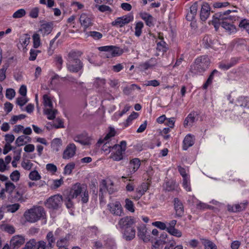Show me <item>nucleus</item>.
<instances>
[{"instance_id":"nucleus-33","label":"nucleus","mask_w":249,"mask_h":249,"mask_svg":"<svg viewBox=\"0 0 249 249\" xmlns=\"http://www.w3.org/2000/svg\"><path fill=\"white\" fill-rule=\"evenodd\" d=\"M57 112V110L53 108H46L44 110V113L47 116L48 119L50 120H53L55 118Z\"/></svg>"},{"instance_id":"nucleus-1","label":"nucleus","mask_w":249,"mask_h":249,"mask_svg":"<svg viewBox=\"0 0 249 249\" xmlns=\"http://www.w3.org/2000/svg\"><path fill=\"white\" fill-rule=\"evenodd\" d=\"M210 64V60L208 55L200 56L196 58L191 66L190 71L193 75L202 73L208 69Z\"/></svg>"},{"instance_id":"nucleus-55","label":"nucleus","mask_w":249,"mask_h":249,"mask_svg":"<svg viewBox=\"0 0 249 249\" xmlns=\"http://www.w3.org/2000/svg\"><path fill=\"white\" fill-rule=\"evenodd\" d=\"M15 189V185L14 183L9 181L5 183V191L8 192L10 196L13 194V192Z\"/></svg>"},{"instance_id":"nucleus-35","label":"nucleus","mask_w":249,"mask_h":249,"mask_svg":"<svg viewBox=\"0 0 249 249\" xmlns=\"http://www.w3.org/2000/svg\"><path fill=\"white\" fill-rule=\"evenodd\" d=\"M62 145V142L59 138L54 139L51 142V147L55 152L59 151Z\"/></svg>"},{"instance_id":"nucleus-62","label":"nucleus","mask_w":249,"mask_h":249,"mask_svg":"<svg viewBox=\"0 0 249 249\" xmlns=\"http://www.w3.org/2000/svg\"><path fill=\"white\" fill-rule=\"evenodd\" d=\"M16 92L13 89H7L6 91L5 96L9 99L12 100L15 96Z\"/></svg>"},{"instance_id":"nucleus-29","label":"nucleus","mask_w":249,"mask_h":249,"mask_svg":"<svg viewBox=\"0 0 249 249\" xmlns=\"http://www.w3.org/2000/svg\"><path fill=\"white\" fill-rule=\"evenodd\" d=\"M183 143V150H187L189 147L193 146L195 143L193 136L191 134L187 135L184 139Z\"/></svg>"},{"instance_id":"nucleus-2","label":"nucleus","mask_w":249,"mask_h":249,"mask_svg":"<svg viewBox=\"0 0 249 249\" xmlns=\"http://www.w3.org/2000/svg\"><path fill=\"white\" fill-rule=\"evenodd\" d=\"M24 216L28 222L35 223L41 218H45L46 213L42 207L34 206L25 211Z\"/></svg>"},{"instance_id":"nucleus-22","label":"nucleus","mask_w":249,"mask_h":249,"mask_svg":"<svg viewBox=\"0 0 249 249\" xmlns=\"http://www.w3.org/2000/svg\"><path fill=\"white\" fill-rule=\"evenodd\" d=\"M168 242L167 234L163 232L160 234V239L156 241L154 245L153 249H161L162 246Z\"/></svg>"},{"instance_id":"nucleus-17","label":"nucleus","mask_w":249,"mask_h":249,"mask_svg":"<svg viewBox=\"0 0 249 249\" xmlns=\"http://www.w3.org/2000/svg\"><path fill=\"white\" fill-rule=\"evenodd\" d=\"M174 210L176 212L175 216L181 217L184 214V207L182 202L178 198L174 199Z\"/></svg>"},{"instance_id":"nucleus-9","label":"nucleus","mask_w":249,"mask_h":249,"mask_svg":"<svg viewBox=\"0 0 249 249\" xmlns=\"http://www.w3.org/2000/svg\"><path fill=\"white\" fill-rule=\"evenodd\" d=\"M73 140L83 145H89L90 144V138L86 132L76 134L73 136Z\"/></svg>"},{"instance_id":"nucleus-59","label":"nucleus","mask_w":249,"mask_h":249,"mask_svg":"<svg viewBox=\"0 0 249 249\" xmlns=\"http://www.w3.org/2000/svg\"><path fill=\"white\" fill-rule=\"evenodd\" d=\"M81 197L82 203H86L89 201V195L87 187L86 188L85 190L82 192L81 194Z\"/></svg>"},{"instance_id":"nucleus-44","label":"nucleus","mask_w":249,"mask_h":249,"mask_svg":"<svg viewBox=\"0 0 249 249\" xmlns=\"http://www.w3.org/2000/svg\"><path fill=\"white\" fill-rule=\"evenodd\" d=\"M43 105L46 107L53 108V105L51 98L47 95L45 94L43 97Z\"/></svg>"},{"instance_id":"nucleus-39","label":"nucleus","mask_w":249,"mask_h":249,"mask_svg":"<svg viewBox=\"0 0 249 249\" xmlns=\"http://www.w3.org/2000/svg\"><path fill=\"white\" fill-rule=\"evenodd\" d=\"M87 36H91L95 40H98L103 37L102 33L97 31H89L86 33Z\"/></svg>"},{"instance_id":"nucleus-50","label":"nucleus","mask_w":249,"mask_h":249,"mask_svg":"<svg viewBox=\"0 0 249 249\" xmlns=\"http://www.w3.org/2000/svg\"><path fill=\"white\" fill-rule=\"evenodd\" d=\"M121 18H122L124 24L125 25L132 21L134 19V17L132 13H129L126 15L121 17Z\"/></svg>"},{"instance_id":"nucleus-49","label":"nucleus","mask_w":249,"mask_h":249,"mask_svg":"<svg viewBox=\"0 0 249 249\" xmlns=\"http://www.w3.org/2000/svg\"><path fill=\"white\" fill-rule=\"evenodd\" d=\"M239 26L241 28L245 29L249 34V20L247 19L241 20L239 22Z\"/></svg>"},{"instance_id":"nucleus-12","label":"nucleus","mask_w":249,"mask_h":249,"mask_svg":"<svg viewBox=\"0 0 249 249\" xmlns=\"http://www.w3.org/2000/svg\"><path fill=\"white\" fill-rule=\"evenodd\" d=\"M76 147L73 143H69L64 150L62 158L65 160H69L72 158L76 154Z\"/></svg>"},{"instance_id":"nucleus-57","label":"nucleus","mask_w":249,"mask_h":249,"mask_svg":"<svg viewBox=\"0 0 249 249\" xmlns=\"http://www.w3.org/2000/svg\"><path fill=\"white\" fill-rule=\"evenodd\" d=\"M36 249H47L48 244L46 242L43 240H40L38 242L36 241V246H35Z\"/></svg>"},{"instance_id":"nucleus-20","label":"nucleus","mask_w":249,"mask_h":249,"mask_svg":"<svg viewBox=\"0 0 249 249\" xmlns=\"http://www.w3.org/2000/svg\"><path fill=\"white\" fill-rule=\"evenodd\" d=\"M211 8L209 4L203 2L200 13V18L201 20L206 21L210 14Z\"/></svg>"},{"instance_id":"nucleus-40","label":"nucleus","mask_w":249,"mask_h":249,"mask_svg":"<svg viewBox=\"0 0 249 249\" xmlns=\"http://www.w3.org/2000/svg\"><path fill=\"white\" fill-rule=\"evenodd\" d=\"M148 190V185L146 183H142L140 186L136 189V192L140 196L144 194L145 192Z\"/></svg>"},{"instance_id":"nucleus-30","label":"nucleus","mask_w":249,"mask_h":249,"mask_svg":"<svg viewBox=\"0 0 249 249\" xmlns=\"http://www.w3.org/2000/svg\"><path fill=\"white\" fill-rule=\"evenodd\" d=\"M141 18L144 20L146 25L149 27L154 26V18L149 14L143 13L141 14Z\"/></svg>"},{"instance_id":"nucleus-48","label":"nucleus","mask_w":249,"mask_h":249,"mask_svg":"<svg viewBox=\"0 0 249 249\" xmlns=\"http://www.w3.org/2000/svg\"><path fill=\"white\" fill-rule=\"evenodd\" d=\"M247 97L244 96L239 97L236 101V106L243 107H246L247 103Z\"/></svg>"},{"instance_id":"nucleus-13","label":"nucleus","mask_w":249,"mask_h":249,"mask_svg":"<svg viewBox=\"0 0 249 249\" xmlns=\"http://www.w3.org/2000/svg\"><path fill=\"white\" fill-rule=\"evenodd\" d=\"M25 240L23 236L21 235H16L13 236L11 240L10 244V249H17L25 243Z\"/></svg>"},{"instance_id":"nucleus-18","label":"nucleus","mask_w":249,"mask_h":249,"mask_svg":"<svg viewBox=\"0 0 249 249\" xmlns=\"http://www.w3.org/2000/svg\"><path fill=\"white\" fill-rule=\"evenodd\" d=\"M123 238L126 241H129L135 237L136 231L133 227L124 229L121 231Z\"/></svg>"},{"instance_id":"nucleus-37","label":"nucleus","mask_w":249,"mask_h":249,"mask_svg":"<svg viewBox=\"0 0 249 249\" xmlns=\"http://www.w3.org/2000/svg\"><path fill=\"white\" fill-rule=\"evenodd\" d=\"M144 27L143 23L142 21H139L136 23L135 26V36L140 37L142 33V29Z\"/></svg>"},{"instance_id":"nucleus-54","label":"nucleus","mask_w":249,"mask_h":249,"mask_svg":"<svg viewBox=\"0 0 249 249\" xmlns=\"http://www.w3.org/2000/svg\"><path fill=\"white\" fill-rule=\"evenodd\" d=\"M30 37L27 34L23 35L20 38L19 42L23 46H27L30 42Z\"/></svg>"},{"instance_id":"nucleus-7","label":"nucleus","mask_w":249,"mask_h":249,"mask_svg":"<svg viewBox=\"0 0 249 249\" xmlns=\"http://www.w3.org/2000/svg\"><path fill=\"white\" fill-rule=\"evenodd\" d=\"M135 223V219L130 216H126L120 219L118 222L117 227L118 226L120 231L124 229L133 227Z\"/></svg>"},{"instance_id":"nucleus-56","label":"nucleus","mask_w":249,"mask_h":249,"mask_svg":"<svg viewBox=\"0 0 249 249\" xmlns=\"http://www.w3.org/2000/svg\"><path fill=\"white\" fill-rule=\"evenodd\" d=\"M29 178L32 180H38L41 178V176L36 170H34L30 172Z\"/></svg>"},{"instance_id":"nucleus-63","label":"nucleus","mask_w":249,"mask_h":249,"mask_svg":"<svg viewBox=\"0 0 249 249\" xmlns=\"http://www.w3.org/2000/svg\"><path fill=\"white\" fill-rule=\"evenodd\" d=\"M53 126L55 128H64V125L63 124V121L57 118L55 119L54 124H53Z\"/></svg>"},{"instance_id":"nucleus-43","label":"nucleus","mask_w":249,"mask_h":249,"mask_svg":"<svg viewBox=\"0 0 249 249\" xmlns=\"http://www.w3.org/2000/svg\"><path fill=\"white\" fill-rule=\"evenodd\" d=\"M115 135V131L113 128H111L110 131L104 137V139H100L98 143H102L105 142L106 141H107L108 139H109L111 137L114 136Z\"/></svg>"},{"instance_id":"nucleus-26","label":"nucleus","mask_w":249,"mask_h":249,"mask_svg":"<svg viewBox=\"0 0 249 249\" xmlns=\"http://www.w3.org/2000/svg\"><path fill=\"white\" fill-rule=\"evenodd\" d=\"M198 114L196 111H192L190 113L184 121V126L187 125L192 126V124L196 120V117Z\"/></svg>"},{"instance_id":"nucleus-14","label":"nucleus","mask_w":249,"mask_h":249,"mask_svg":"<svg viewBox=\"0 0 249 249\" xmlns=\"http://www.w3.org/2000/svg\"><path fill=\"white\" fill-rule=\"evenodd\" d=\"M248 201L247 200L244 201L240 204H235L233 205H228L227 209L229 212L233 213H238L243 211L246 209L248 205Z\"/></svg>"},{"instance_id":"nucleus-52","label":"nucleus","mask_w":249,"mask_h":249,"mask_svg":"<svg viewBox=\"0 0 249 249\" xmlns=\"http://www.w3.org/2000/svg\"><path fill=\"white\" fill-rule=\"evenodd\" d=\"M26 11L24 9H20L16 11L12 16L14 18H19L24 17L26 15Z\"/></svg>"},{"instance_id":"nucleus-28","label":"nucleus","mask_w":249,"mask_h":249,"mask_svg":"<svg viewBox=\"0 0 249 249\" xmlns=\"http://www.w3.org/2000/svg\"><path fill=\"white\" fill-rule=\"evenodd\" d=\"M226 20H223L221 24V26L229 34L235 33L236 32L235 26L231 23H228Z\"/></svg>"},{"instance_id":"nucleus-38","label":"nucleus","mask_w":249,"mask_h":249,"mask_svg":"<svg viewBox=\"0 0 249 249\" xmlns=\"http://www.w3.org/2000/svg\"><path fill=\"white\" fill-rule=\"evenodd\" d=\"M168 49V45L163 40H160L157 44V50L163 53L166 52Z\"/></svg>"},{"instance_id":"nucleus-8","label":"nucleus","mask_w":249,"mask_h":249,"mask_svg":"<svg viewBox=\"0 0 249 249\" xmlns=\"http://www.w3.org/2000/svg\"><path fill=\"white\" fill-rule=\"evenodd\" d=\"M138 236L144 242H149L152 237L150 236V231H148L145 225L142 224L138 227Z\"/></svg>"},{"instance_id":"nucleus-34","label":"nucleus","mask_w":249,"mask_h":249,"mask_svg":"<svg viewBox=\"0 0 249 249\" xmlns=\"http://www.w3.org/2000/svg\"><path fill=\"white\" fill-rule=\"evenodd\" d=\"M81 54L82 53L80 51H71L68 54L69 62L72 63L73 61H77V60H80L78 57L80 56Z\"/></svg>"},{"instance_id":"nucleus-3","label":"nucleus","mask_w":249,"mask_h":249,"mask_svg":"<svg viewBox=\"0 0 249 249\" xmlns=\"http://www.w3.org/2000/svg\"><path fill=\"white\" fill-rule=\"evenodd\" d=\"M236 10H228L225 11H221L215 13L213 16V19L212 20V24L213 25L216 31H217L220 23V20H224L229 19L231 21H235L237 18V16L235 15H230L231 13H236Z\"/></svg>"},{"instance_id":"nucleus-25","label":"nucleus","mask_w":249,"mask_h":249,"mask_svg":"<svg viewBox=\"0 0 249 249\" xmlns=\"http://www.w3.org/2000/svg\"><path fill=\"white\" fill-rule=\"evenodd\" d=\"M25 191L24 190H17L15 194H12L9 196L8 199L11 202L23 201V195Z\"/></svg>"},{"instance_id":"nucleus-60","label":"nucleus","mask_w":249,"mask_h":249,"mask_svg":"<svg viewBox=\"0 0 249 249\" xmlns=\"http://www.w3.org/2000/svg\"><path fill=\"white\" fill-rule=\"evenodd\" d=\"M213 208V206L207 205L206 203L199 202L196 204V208L198 210H204L206 209H212Z\"/></svg>"},{"instance_id":"nucleus-23","label":"nucleus","mask_w":249,"mask_h":249,"mask_svg":"<svg viewBox=\"0 0 249 249\" xmlns=\"http://www.w3.org/2000/svg\"><path fill=\"white\" fill-rule=\"evenodd\" d=\"M53 28V22H47L41 25L38 32L40 33L42 36H45L50 34L52 31Z\"/></svg>"},{"instance_id":"nucleus-53","label":"nucleus","mask_w":249,"mask_h":249,"mask_svg":"<svg viewBox=\"0 0 249 249\" xmlns=\"http://www.w3.org/2000/svg\"><path fill=\"white\" fill-rule=\"evenodd\" d=\"M33 46L35 48H37L40 45V39L39 35L34 34L33 36Z\"/></svg>"},{"instance_id":"nucleus-6","label":"nucleus","mask_w":249,"mask_h":249,"mask_svg":"<svg viewBox=\"0 0 249 249\" xmlns=\"http://www.w3.org/2000/svg\"><path fill=\"white\" fill-rule=\"evenodd\" d=\"M98 49L100 51L107 52V58L120 55L123 53L120 48L114 46H102L99 47Z\"/></svg>"},{"instance_id":"nucleus-46","label":"nucleus","mask_w":249,"mask_h":249,"mask_svg":"<svg viewBox=\"0 0 249 249\" xmlns=\"http://www.w3.org/2000/svg\"><path fill=\"white\" fill-rule=\"evenodd\" d=\"M96 7L101 12H106V13L109 14H111L113 10L108 6L106 5H96Z\"/></svg>"},{"instance_id":"nucleus-45","label":"nucleus","mask_w":249,"mask_h":249,"mask_svg":"<svg viewBox=\"0 0 249 249\" xmlns=\"http://www.w3.org/2000/svg\"><path fill=\"white\" fill-rule=\"evenodd\" d=\"M125 208L130 212H134V206L133 202L128 198H126L125 200Z\"/></svg>"},{"instance_id":"nucleus-51","label":"nucleus","mask_w":249,"mask_h":249,"mask_svg":"<svg viewBox=\"0 0 249 249\" xmlns=\"http://www.w3.org/2000/svg\"><path fill=\"white\" fill-rule=\"evenodd\" d=\"M106 84V80L100 78H96L94 82V86L96 88H103Z\"/></svg>"},{"instance_id":"nucleus-41","label":"nucleus","mask_w":249,"mask_h":249,"mask_svg":"<svg viewBox=\"0 0 249 249\" xmlns=\"http://www.w3.org/2000/svg\"><path fill=\"white\" fill-rule=\"evenodd\" d=\"M9 67V64L6 63L0 69V82L4 81L6 78V71Z\"/></svg>"},{"instance_id":"nucleus-16","label":"nucleus","mask_w":249,"mask_h":249,"mask_svg":"<svg viewBox=\"0 0 249 249\" xmlns=\"http://www.w3.org/2000/svg\"><path fill=\"white\" fill-rule=\"evenodd\" d=\"M67 67L70 72L76 73L83 69V64L80 60H77V61H73L72 63L69 62L67 64Z\"/></svg>"},{"instance_id":"nucleus-11","label":"nucleus","mask_w":249,"mask_h":249,"mask_svg":"<svg viewBox=\"0 0 249 249\" xmlns=\"http://www.w3.org/2000/svg\"><path fill=\"white\" fill-rule=\"evenodd\" d=\"M86 187L87 185L85 184L76 183L72 186L69 195L71 196V198H76L82 194L83 191L85 190Z\"/></svg>"},{"instance_id":"nucleus-47","label":"nucleus","mask_w":249,"mask_h":249,"mask_svg":"<svg viewBox=\"0 0 249 249\" xmlns=\"http://www.w3.org/2000/svg\"><path fill=\"white\" fill-rule=\"evenodd\" d=\"M75 167V164L73 162H71L67 164L64 169V174L70 175L71 173L72 170Z\"/></svg>"},{"instance_id":"nucleus-24","label":"nucleus","mask_w":249,"mask_h":249,"mask_svg":"<svg viewBox=\"0 0 249 249\" xmlns=\"http://www.w3.org/2000/svg\"><path fill=\"white\" fill-rule=\"evenodd\" d=\"M198 4L197 2L194 3L190 8V12L188 13L186 16V18L188 21L193 20L197 13Z\"/></svg>"},{"instance_id":"nucleus-15","label":"nucleus","mask_w":249,"mask_h":249,"mask_svg":"<svg viewBox=\"0 0 249 249\" xmlns=\"http://www.w3.org/2000/svg\"><path fill=\"white\" fill-rule=\"evenodd\" d=\"M79 20L81 24L84 27V32L89 28L93 25V18L90 16H89L85 13H83L81 15Z\"/></svg>"},{"instance_id":"nucleus-32","label":"nucleus","mask_w":249,"mask_h":249,"mask_svg":"<svg viewBox=\"0 0 249 249\" xmlns=\"http://www.w3.org/2000/svg\"><path fill=\"white\" fill-rule=\"evenodd\" d=\"M200 240L204 249H217L216 245L211 240L205 238H200Z\"/></svg>"},{"instance_id":"nucleus-42","label":"nucleus","mask_w":249,"mask_h":249,"mask_svg":"<svg viewBox=\"0 0 249 249\" xmlns=\"http://www.w3.org/2000/svg\"><path fill=\"white\" fill-rule=\"evenodd\" d=\"M139 116V114L137 112L133 111L127 118L125 123H124L125 127H127L131 123L132 120L136 119Z\"/></svg>"},{"instance_id":"nucleus-58","label":"nucleus","mask_w":249,"mask_h":249,"mask_svg":"<svg viewBox=\"0 0 249 249\" xmlns=\"http://www.w3.org/2000/svg\"><path fill=\"white\" fill-rule=\"evenodd\" d=\"M171 235L177 237H180L182 236V232L179 230L175 228H170L169 230L167 231Z\"/></svg>"},{"instance_id":"nucleus-19","label":"nucleus","mask_w":249,"mask_h":249,"mask_svg":"<svg viewBox=\"0 0 249 249\" xmlns=\"http://www.w3.org/2000/svg\"><path fill=\"white\" fill-rule=\"evenodd\" d=\"M141 165V161L138 158H135L130 161L129 168L127 172L128 176L132 175L139 168Z\"/></svg>"},{"instance_id":"nucleus-36","label":"nucleus","mask_w":249,"mask_h":249,"mask_svg":"<svg viewBox=\"0 0 249 249\" xmlns=\"http://www.w3.org/2000/svg\"><path fill=\"white\" fill-rule=\"evenodd\" d=\"M218 73V71L216 70H214L212 71L206 82L203 84V89H206L208 88V86L212 83L214 75Z\"/></svg>"},{"instance_id":"nucleus-64","label":"nucleus","mask_w":249,"mask_h":249,"mask_svg":"<svg viewBox=\"0 0 249 249\" xmlns=\"http://www.w3.org/2000/svg\"><path fill=\"white\" fill-rule=\"evenodd\" d=\"M36 246V240L32 239L27 242L22 249H33Z\"/></svg>"},{"instance_id":"nucleus-5","label":"nucleus","mask_w":249,"mask_h":249,"mask_svg":"<svg viewBox=\"0 0 249 249\" xmlns=\"http://www.w3.org/2000/svg\"><path fill=\"white\" fill-rule=\"evenodd\" d=\"M63 200L62 196L56 195L49 197L45 203V206L51 209H58L61 206Z\"/></svg>"},{"instance_id":"nucleus-4","label":"nucleus","mask_w":249,"mask_h":249,"mask_svg":"<svg viewBox=\"0 0 249 249\" xmlns=\"http://www.w3.org/2000/svg\"><path fill=\"white\" fill-rule=\"evenodd\" d=\"M126 142L125 141L121 142L120 144H115L112 149L115 150V152L112 156L114 160L120 161L123 159V154L126 150Z\"/></svg>"},{"instance_id":"nucleus-27","label":"nucleus","mask_w":249,"mask_h":249,"mask_svg":"<svg viewBox=\"0 0 249 249\" xmlns=\"http://www.w3.org/2000/svg\"><path fill=\"white\" fill-rule=\"evenodd\" d=\"M202 44L206 49L213 48L214 39L211 36L206 35L202 40Z\"/></svg>"},{"instance_id":"nucleus-31","label":"nucleus","mask_w":249,"mask_h":249,"mask_svg":"<svg viewBox=\"0 0 249 249\" xmlns=\"http://www.w3.org/2000/svg\"><path fill=\"white\" fill-rule=\"evenodd\" d=\"M48 242V249H52L53 248V244L55 243V239L52 231H50L47 234L46 237Z\"/></svg>"},{"instance_id":"nucleus-21","label":"nucleus","mask_w":249,"mask_h":249,"mask_svg":"<svg viewBox=\"0 0 249 249\" xmlns=\"http://www.w3.org/2000/svg\"><path fill=\"white\" fill-rule=\"evenodd\" d=\"M71 237V235L69 233L67 234L64 237H60L56 241V246L58 248H68Z\"/></svg>"},{"instance_id":"nucleus-10","label":"nucleus","mask_w":249,"mask_h":249,"mask_svg":"<svg viewBox=\"0 0 249 249\" xmlns=\"http://www.w3.org/2000/svg\"><path fill=\"white\" fill-rule=\"evenodd\" d=\"M107 207L110 213L114 215L121 216L123 213V208L119 201L108 204Z\"/></svg>"},{"instance_id":"nucleus-61","label":"nucleus","mask_w":249,"mask_h":249,"mask_svg":"<svg viewBox=\"0 0 249 249\" xmlns=\"http://www.w3.org/2000/svg\"><path fill=\"white\" fill-rule=\"evenodd\" d=\"M28 138V137L25 136L24 135L20 136L17 139L15 143L17 146H20L23 145L26 143L24 142L25 139Z\"/></svg>"}]
</instances>
